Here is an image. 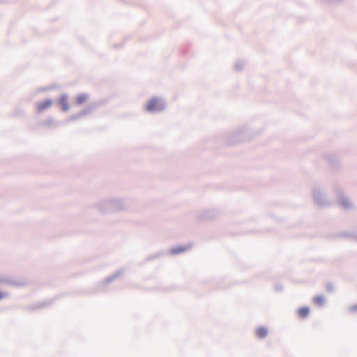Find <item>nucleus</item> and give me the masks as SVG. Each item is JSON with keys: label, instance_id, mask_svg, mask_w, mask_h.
I'll use <instances>...</instances> for the list:
<instances>
[{"label": "nucleus", "instance_id": "obj_4", "mask_svg": "<svg viewBox=\"0 0 357 357\" xmlns=\"http://www.w3.org/2000/svg\"><path fill=\"white\" fill-rule=\"evenodd\" d=\"M310 313V308L308 307H303L299 308L297 310V314L298 316L301 318L304 319L308 316Z\"/></svg>", "mask_w": 357, "mask_h": 357}, {"label": "nucleus", "instance_id": "obj_9", "mask_svg": "<svg viewBox=\"0 0 357 357\" xmlns=\"http://www.w3.org/2000/svg\"><path fill=\"white\" fill-rule=\"evenodd\" d=\"M3 296H3V294H2L1 292H0V300H1V298H3Z\"/></svg>", "mask_w": 357, "mask_h": 357}, {"label": "nucleus", "instance_id": "obj_7", "mask_svg": "<svg viewBox=\"0 0 357 357\" xmlns=\"http://www.w3.org/2000/svg\"><path fill=\"white\" fill-rule=\"evenodd\" d=\"M87 100H88V96L86 94H84V93L79 94L75 98V102L77 105H82V104L86 102L87 101Z\"/></svg>", "mask_w": 357, "mask_h": 357}, {"label": "nucleus", "instance_id": "obj_8", "mask_svg": "<svg viewBox=\"0 0 357 357\" xmlns=\"http://www.w3.org/2000/svg\"><path fill=\"white\" fill-rule=\"evenodd\" d=\"M313 303L318 306H321L325 303V298L322 296H317L314 297Z\"/></svg>", "mask_w": 357, "mask_h": 357}, {"label": "nucleus", "instance_id": "obj_5", "mask_svg": "<svg viewBox=\"0 0 357 357\" xmlns=\"http://www.w3.org/2000/svg\"><path fill=\"white\" fill-rule=\"evenodd\" d=\"M255 333L257 337L264 338L268 334V330L264 327H259L256 329Z\"/></svg>", "mask_w": 357, "mask_h": 357}, {"label": "nucleus", "instance_id": "obj_1", "mask_svg": "<svg viewBox=\"0 0 357 357\" xmlns=\"http://www.w3.org/2000/svg\"><path fill=\"white\" fill-rule=\"evenodd\" d=\"M163 109L162 102L157 98H153L150 99L146 105V109L148 112H156Z\"/></svg>", "mask_w": 357, "mask_h": 357}, {"label": "nucleus", "instance_id": "obj_3", "mask_svg": "<svg viewBox=\"0 0 357 357\" xmlns=\"http://www.w3.org/2000/svg\"><path fill=\"white\" fill-rule=\"evenodd\" d=\"M59 105L61 107V109L63 111H68L69 109V103L68 100V96L66 95H63L61 96L59 99Z\"/></svg>", "mask_w": 357, "mask_h": 357}, {"label": "nucleus", "instance_id": "obj_6", "mask_svg": "<svg viewBox=\"0 0 357 357\" xmlns=\"http://www.w3.org/2000/svg\"><path fill=\"white\" fill-rule=\"evenodd\" d=\"M188 249V247H184V246H177V247H174V248H172L171 250H170V253L172 255H177V254H180V253H182V252H184L185 251H186Z\"/></svg>", "mask_w": 357, "mask_h": 357}, {"label": "nucleus", "instance_id": "obj_2", "mask_svg": "<svg viewBox=\"0 0 357 357\" xmlns=\"http://www.w3.org/2000/svg\"><path fill=\"white\" fill-rule=\"evenodd\" d=\"M52 105V100H45L43 101H40L37 103L36 108L38 112H43L49 107H50Z\"/></svg>", "mask_w": 357, "mask_h": 357}]
</instances>
